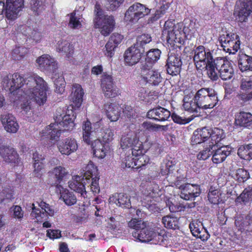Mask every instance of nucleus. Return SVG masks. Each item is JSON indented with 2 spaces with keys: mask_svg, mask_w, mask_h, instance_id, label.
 <instances>
[{
  "mask_svg": "<svg viewBox=\"0 0 252 252\" xmlns=\"http://www.w3.org/2000/svg\"><path fill=\"white\" fill-rule=\"evenodd\" d=\"M11 77L13 84L14 95L17 94L15 91L17 90V94H19L21 92L20 88H22L21 90L24 92L26 98L30 99H27L22 104V109L26 113L32 109L31 100L39 105L46 102L48 87L46 82L41 77L33 75L24 78L17 73L12 74Z\"/></svg>",
  "mask_w": 252,
  "mask_h": 252,
  "instance_id": "obj_1",
  "label": "nucleus"
},
{
  "mask_svg": "<svg viewBox=\"0 0 252 252\" xmlns=\"http://www.w3.org/2000/svg\"><path fill=\"white\" fill-rule=\"evenodd\" d=\"M121 147L123 150H128L121 164L123 168L137 169L145 165L146 159L149 160L143 154L142 143L134 131L129 130L122 135Z\"/></svg>",
  "mask_w": 252,
  "mask_h": 252,
  "instance_id": "obj_2",
  "label": "nucleus"
},
{
  "mask_svg": "<svg viewBox=\"0 0 252 252\" xmlns=\"http://www.w3.org/2000/svg\"><path fill=\"white\" fill-rule=\"evenodd\" d=\"M194 23H190L189 27L184 26L182 23L177 24L170 20L166 21L162 31L167 43L174 48H179L184 44L187 35H192L195 32Z\"/></svg>",
  "mask_w": 252,
  "mask_h": 252,
  "instance_id": "obj_3",
  "label": "nucleus"
},
{
  "mask_svg": "<svg viewBox=\"0 0 252 252\" xmlns=\"http://www.w3.org/2000/svg\"><path fill=\"white\" fill-rule=\"evenodd\" d=\"M84 91L81 86L78 84L72 85V92L69 96L70 104L67 107L64 115V131H71L75 126V111L81 107L83 102Z\"/></svg>",
  "mask_w": 252,
  "mask_h": 252,
  "instance_id": "obj_4",
  "label": "nucleus"
},
{
  "mask_svg": "<svg viewBox=\"0 0 252 252\" xmlns=\"http://www.w3.org/2000/svg\"><path fill=\"white\" fill-rule=\"evenodd\" d=\"M99 138L92 144L94 155L99 158H103L109 149L106 144L111 142L114 139V131L109 128H103L100 131Z\"/></svg>",
  "mask_w": 252,
  "mask_h": 252,
  "instance_id": "obj_5",
  "label": "nucleus"
},
{
  "mask_svg": "<svg viewBox=\"0 0 252 252\" xmlns=\"http://www.w3.org/2000/svg\"><path fill=\"white\" fill-rule=\"evenodd\" d=\"M194 100L197 101L200 109L207 110L216 106L218 98L214 89L204 88L197 91L194 96Z\"/></svg>",
  "mask_w": 252,
  "mask_h": 252,
  "instance_id": "obj_6",
  "label": "nucleus"
},
{
  "mask_svg": "<svg viewBox=\"0 0 252 252\" xmlns=\"http://www.w3.org/2000/svg\"><path fill=\"white\" fill-rule=\"evenodd\" d=\"M55 123L51 124L46 126L41 133V137L49 138L51 140L57 141L61 134L62 129L63 127V116L61 113V109L57 110L55 117Z\"/></svg>",
  "mask_w": 252,
  "mask_h": 252,
  "instance_id": "obj_7",
  "label": "nucleus"
},
{
  "mask_svg": "<svg viewBox=\"0 0 252 252\" xmlns=\"http://www.w3.org/2000/svg\"><path fill=\"white\" fill-rule=\"evenodd\" d=\"M213 60L212 52L203 46H199L194 50L193 61L197 70L205 69L207 64Z\"/></svg>",
  "mask_w": 252,
  "mask_h": 252,
  "instance_id": "obj_8",
  "label": "nucleus"
},
{
  "mask_svg": "<svg viewBox=\"0 0 252 252\" xmlns=\"http://www.w3.org/2000/svg\"><path fill=\"white\" fill-rule=\"evenodd\" d=\"M151 10L152 9H149L144 4L135 3L127 10L124 19L126 22L135 23L140 18L148 15Z\"/></svg>",
  "mask_w": 252,
  "mask_h": 252,
  "instance_id": "obj_9",
  "label": "nucleus"
},
{
  "mask_svg": "<svg viewBox=\"0 0 252 252\" xmlns=\"http://www.w3.org/2000/svg\"><path fill=\"white\" fill-rule=\"evenodd\" d=\"M175 182L176 186L181 189L180 197L186 200H194L201 193L200 186L197 184H181L178 180Z\"/></svg>",
  "mask_w": 252,
  "mask_h": 252,
  "instance_id": "obj_10",
  "label": "nucleus"
},
{
  "mask_svg": "<svg viewBox=\"0 0 252 252\" xmlns=\"http://www.w3.org/2000/svg\"><path fill=\"white\" fill-rule=\"evenodd\" d=\"M251 12H252V0L236 1L233 13L235 20L241 23L246 22Z\"/></svg>",
  "mask_w": 252,
  "mask_h": 252,
  "instance_id": "obj_11",
  "label": "nucleus"
},
{
  "mask_svg": "<svg viewBox=\"0 0 252 252\" xmlns=\"http://www.w3.org/2000/svg\"><path fill=\"white\" fill-rule=\"evenodd\" d=\"M94 27L99 29L101 34L108 36L114 30L115 20L112 15H104L94 20Z\"/></svg>",
  "mask_w": 252,
  "mask_h": 252,
  "instance_id": "obj_12",
  "label": "nucleus"
},
{
  "mask_svg": "<svg viewBox=\"0 0 252 252\" xmlns=\"http://www.w3.org/2000/svg\"><path fill=\"white\" fill-rule=\"evenodd\" d=\"M101 87L104 96L108 98H114L120 94L119 88L115 85L112 76L104 73L101 79Z\"/></svg>",
  "mask_w": 252,
  "mask_h": 252,
  "instance_id": "obj_13",
  "label": "nucleus"
},
{
  "mask_svg": "<svg viewBox=\"0 0 252 252\" xmlns=\"http://www.w3.org/2000/svg\"><path fill=\"white\" fill-rule=\"evenodd\" d=\"M141 76L146 83L154 86L158 85L162 80L160 73L158 70L152 68L151 65H142Z\"/></svg>",
  "mask_w": 252,
  "mask_h": 252,
  "instance_id": "obj_14",
  "label": "nucleus"
},
{
  "mask_svg": "<svg viewBox=\"0 0 252 252\" xmlns=\"http://www.w3.org/2000/svg\"><path fill=\"white\" fill-rule=\"evenodd\" d=\"M24 7V0H6L5 17L9 20H14L19 15Z\"/></svg>",
  "mask_w": 252,
  "mask_h": 252,
  "instance_id": "obj_15",
  "label": "nucleus"
},
{
  "mask_svg": "<svg viewBox=\"0 0 252 252\" xmlns=\"http://www.w3.org/2000/svg\"><path fill=\"white\" fill-rule=\"evenodd\" d=\"M93 174H81V176L76 175L72 178V180L69 182L68 186L70 189L73 190L75 192L80 193L81 196L85 198L87 194V191L85 189L84 183L83 181L84 180V177L86 179L90 180Z\"/></svg>",
  "mask_w": 252,
  "mask_h": 252,
  "instance_id": "obj_16",
  "label": "nucleus"
},
{
  "mask_svg": "<svg viewBox=\"0 0 252 252\" xmlns=\"http://www.w3.org/2000/svg\"><path fill=\"white\" fill-rule=\"evenodd\" d=\"M40 69L47 73H54L58 69L57 63L49 55L45 54L36 60Z\"/></svg>",
  "mask_w": 252,
  "mask_h": 252,
  "instance_id": "obj_17",
  "label": "nucleus"
},
{
  "mask_svg": "<svg viewBox=\"0 0 252 252\" xmlns=\"http://www.w3.org/2000/svg\"><path fill=\"white\" fill-rule=\"evenodd\" d=\"M132 236L135 238L137 241L146 243L152 240L154 237L162 236L159 233H157L155 231L151 230L147 226H144L138 231H134L132 233Z\"/></svg>",
  "mask_w": 252,
  "mask_h": 252,
  "instance_id": "obj_18",
  "label": "nucleus"
},
{
  "mask_svg": "<svg viewBox=\"0 0 252 252\" xmlns=\"http://www.w3.org/2000/svg\"><path fill=\"white\" fill-rule=\"evenodd\" d=\"M182 62L179 55L171 53L169 54L166 63V70L168 74L176 75L181 71Z\"/></svg>",
  "mask_w": 252,
  "mask_h": 252,
  "instance_id": "obj_19",
  "label": "nucleus"
},
{
  "mask_svg": "<svg viewBox=\"0 0 252 252\" xmlns=\"http://www.w3.org/2000/svg\"><path fill=\"white\" fill-rule=\"evenodd\" d=\"M142 53L135 45L128 48L124 54V61L126 65L132 66L138 63L141 58Z\"/></svg>",
  "mask_w": 252,
  "mask_h": 252,
  "instance_id": "obj_20",
  "label": "nucleus"
},
{
  "mask_svg": "<svg viewBox=\"0 0 252 252\" xmlns=\"http://www.w3.org/2000/svg\"><path fill=\"white\" fill-rule=\"evenodd\" d=\"M209 129L206 127L198 128L195 130L191 138L192 145L202 144L203 145L209 146Z\"/></svg>",
  "mask_w": 252,
  "mask_h": 252,
  "instance_id": "obj_21",
  "label": "nucleus"
},
{
  "mask_svg": "<svg viewBox=\"0 0 252 252\" xmlns=\"http://www.w3.org/2000/svg\"><path fill=\"white\" fill-rule=\"evenodd\" d=\"M0 121L4 129L9 133H16L19 125L15 117L11 114L4 113L0 116Z\"/></svg>",
  "mask_w": 252,
  "mask_h": 252,
  "instance_id": "obj_22",
  "label": "nucleus"
},
{
  "mask_svg": "<svg viewBox=\"0 0 252 252\" xmlns=\"http://www.w3.org/2000/svg\"><path fill=\"white\" fill-rule=\"evenodd\" d=\"M99 127V123H94L92 126L91 122L88 120L86 121L82 126L83 140L88 144H90L91 143V140L94 137V134L98 131Z\"/></svg>",
  "mask_w": 252,
  "mask_h": 252,
  "instance_id": "obj_23",
  "label": "nucleus"
},
{
  "mask_svg": "<svg viewBox=\"0 0 252 252\" xmlns=\"http://www.w3.org/2000/svg\"><path fill=\"white\" fill-rule=\"evenodd\" d=\"M152 2H156L155 9L152 10V16L150 20L152 22L156 21L163 16L168 9L170 6L169 2L164 0H151Z\"/></svg>",
  "mask_w": 252,
  "mask_h": 252,
  "instance_id": "obj_24",
  "label": "nucleus"
},
{
  "mask_svg": "<svg viewBox=\"0 0 252 252\" xmlns=\"http://www.w3.org/2000/svg\"><path fill=\"white\" fill-rule=\"evenodd\" d=\"M170 116V112L161 107L151 109L148 111L147 114V116L148 118L159 122H164L168 120Z\"/></svg>",
  "mask_w": 252,
  "mask_h": 252,
  "instance_id": "obj_25",
  "label": "nucleus"
},
{
  "mask_svg": "<svg viewBox=\"0 0 252 252\" xmlns=\"http://www.w3.org/2000/svg\"><path fill=\"white\" fill-rule=\"evenodd\" d=\"M0 156L8 163H16L18 161V155L16 151L9 146H0Z\"/></svg>",
  "mask_w": 252,
  "mask_h": 252,
  "instance_id": "obj_26",
  "label": "nucleus"
},
{
  "mask_svg": "<svg viewBox=\"0 0 252 252\" xmlns=\"http://www.w3.org/2000/svg\"><path fill=\"white\" fill-rule=\"evenodd\" d=\"M218 63L220 65L219 69L220 77L223 80L231 79L234 72L231 63L228 61H225L223 59L218 61Z\"/></svg>",
  "mask_w": 252,
  "mask_h": 252,
  "instance_id": "obj_27",
  "label": "nucleus"
},
{
  "mask_svg": "<svg viewBox=\"0 0 252 252\" xmlns=\"http://www.w3.org/2000/svg\"><path fill=\"white\" fill-rule=\"evenodd\" d=\"M103 109L107 118L111 122H116L119 119L120 116L121 107L118 104L107 102L104 104Z\"/></svg>",
  "mask_w": 252,
  "mask_h": 252,
  "instance_id": "obj_28",
  "label": "nucleus"
},
{
  "mask_svg": "<svg viewBox=\"0 0 252 252\" xmlns=\"http://www.w3.org/2000/svg\"><path fill=\"white\" fill-rule=\"evenodd\" d=\"M209 146L212 149L220 146V142L224 138L223 130L217 127L209 129Z\"/></svg>",
  "mask_w": 252,
  "mask_h": 252,
  "instance_id": "obj_29",
  "label": "nucleus"
},
{
  "mask_svg": "<svg viewBox=\"0 0 252 252\" xmlns=\"http://www.w3.org/2000/svg\"><path fill=\"white\" fill-rule=\"evenodd\" d=\"M214 154L212 157V161L214 163L218 164L223 161L228 156L232 151V148L229 146H221L217 149L214 148Z\"/></svg>",
  "mask_w": 252,
  "mask_h": 252,
  "instance_id": "obj_30",
  "label": "nucleus"
},
{
  "mask_svg": "<svg viewBox=\"0 0 252 252\" xmlns=\"http://www.w3.org/2000/svg\"><path fill=\"white\" fill-rule=\"evenodd\" d=\"M252 224V216L248 214L246 216L239 215L235 220V225L238 231L241 232L248 231Z\"/></svg>",
  "mask_w": 252,
  "mask_h": 252,
  "instance_id": "obj_31",
  "label": "nucleus"
},
{
  "mask_svg": "<svg viewBox=\"0 0 252 252\" xmlns=\"http://www.w3.org/2000/svg\"><path fill=\"white\" fill-rule=\"evenodd\" d=\"M142 193L146 196L154 197V195L158 193L159 189L158 185L155 182L149 181H143L140 185Z\"/></svg>",
  "mask_w": 252,
  "mask_h": 252,
  "instance_id": "obj_32",
  "label": "nucleus"
},
{
  "mask_svg": "<svg viewBox=\"0 0 252 252\" xmlns=\"http://www.w3.org/2000/svg\"><path fill=\"white\" fill-rule=\"evenodd\" d=\"M235 124L237 126L248 127L252 125V115L249 112H240L235 115Z\"/></svg>",
  "mask_w": 252,
  "mask_h": 252,
  "instance_id": "obj_33",
  "label": "nucleus"
},
{
  "mask_svg": "<svg viewBox=\"0 0 252 252\" xmlns=\"http://www.w3.org/2000/svg\"><path fill=\"white\" fill-rule=\"evenodd\" d=\"M189 227L194 236L199 238L203 241L208 239V234H206V236L203 234L205 232V231L203 230V224L201 222L197 220H192L190 223Z\"/></svg>",
  "mask_w": 252,
  "mask_h": 252,
  "instance_id": "obj_34",
  "label": "nucleus"
},
{
  "mask_svg": "<svg viewBox=\"0 0 252 252\" xmlns=\"http://www.w3.org/2000/svg\"><path fill=\"white\" fill-rule=\"evenodd\" d=\"M32 206L31 216L33 218L36 219L37 221H42L46 220L47 215L52 216L54 215V211L49 205L42 212H41L40 209L35 208L34 204H32Z\"/></svg>",
  "mask_w": 252,
  "mask_h": 252,
  "instance_id": "obj_35",
  "label": "nucleus"
},
{
  "mask_svg": "<svg viewBox=\"0 0 252 252\" xmlns=\"http://www.w3.org/2000/svg\"><path fill=\"white\" fill-rule=\"evenodd\" d=\"M183 108L190 113L198 112V110L200 109L196 101L194 100V97L190 95H187L183 99Z\"/></svg>",
  "mask_w": 252,
  "mask_h": 252,
  "instance_id": "obj_36",
  "label": "nucleus"
},
{
  "mask_svg": "<svg viewBox=\"0 0 252 252\" xmlns=\"http://www.w3.org/2000/svg\"><path fill=\"white\" fill-rule=\"evenodd\" d=\"M238 66L242 72L252 71V57L246 54L240 55L238 60Z\"/></svg>",
  "mask_w": 252,
  "mask_h": 252,
  "instance_id": "obj_37",
  "label": "nucleus"
},
{
  "mask_svg": "<svg viewBox=\"0 0 252 252\" xmlns=\"http://www.w3.org/2000/svg\"><path fill=\"white\" fill-rule=\"evenodd\" d=\"M232 39L228 43L227 47L224 48V51L230 54H234L240 49V42L238 35L232 34Z\"/></svg>",
  "mask_w": 252,
  "mask_h": 252,
  "instance_id": "obj_38",
  "label": "nucleus"
},
{
  "mask_svg": "<svg viewBox=\"0 0 252 252\" xmlns=\"http://www.w3.org/2000/svg\"><path fill=\"white\" fill-rule=\"evenodd\" d=\"M69 22L68 26L72 29H79L82 27L83 18L82 15L77 14L76 11L74 10L69 15Z\"/></svg>",
  "mask_w": 252,
  "mask_h": 252,
  "instance_id": "obj_39",
  "label": "nucleus"
},
{
  "mask_svg": "<svg viewBox=\"0 0 252 252\" xmlns=\"http://www.w3.org/2000/svg\"><path fill=\"white\" fill-rule=\"evenodd\" d=\"M220 66L218 62L216 63L213 60L211 62L207 64L205 68L207 70V74L209 77L213 80H217L218 79V67Z\"/></svg>",
  "mask_w": 252,
  "mask_h": 252,
  "instance_id": "obj_40",
  "label": "nucleus"
},
{
  "mask_svg": "<svg viewBox=\"0 0 252 252\" xmlns=\"http://www.w3.org/2000/svg\"><path fill=\"white\" fill-rule=\"evenodd\" d=\"M161 52L158 49H153L147 53L145 63L144 65H151L155 63L160 58Z\"/></svg>",
  "mask_w": 252,
  "mask_h": 252,
  "instance_id": "obj_41",
  "label": "nucleus"
},
{
  "mask_svg": "<svg viewBox=\"0 0 252 252\" xmlns=\"http://www.w3.org/2000/svg\"><path fill=\"white\" fill-rule=\"evenodd\" d=\"M140 127L145 129L146 130L153 132H157L160 130L165 131L168 129L167 126H161L153 124L150 122H143L141 124Z\"/></svg>",
  "mask_w": 252,
  "mask_h": 252,
  "instance_id": "obj_42",
  "label": "nucleus"
},
{
  "mask_svg": "<svg viewBox=\"0 0 252 252\" xmlns=\"http://www.w3.org/2000/svg\"><path fill=\"white\" fill-rule=\"evenodd\" d=\"M162 222L164 226L168 229H176L179 228V220L176 217L164 216L162 219Z\"/></svg>",
  "mask_w": 252,
  "mask_h": 252,
  "instance_id": "obj_43",
  "label": "nucleus"
},
{
  "mask_svg": "<svg viewBox=\"0 0 252 252\" xmlns=\"http://www.w3.org/2000/svg\"><path fill=\"white\" fill-rule=\"evenodd\" d=\"M252 200V187L245 188L240 195L237 197L236 201L239 203L246 204Z\"/></svg>",
  "mask_w": 252,
  "mask_h": 252,
  "instance_id": "obj_44",
  "label": "nucleus"
},
{
  "mask_svg": "<svg viewBox=\"0 0 252 252\" xmlns=\"http://www.w3.org/2000/svg\"><path fill=\"white\" fill-rule=\"evenodd\" d=\"M78 148L76 141L73 138H67L64 143V155H69Z\"/></svg>",
  "mask_w": 252,
  "mask_h": 252,
  "instance_id": "obj_45",
  "label": "nucleus"
},
{
  "mask_svg": "<svg viewBox=\"0 0 252 252\" xmlns=\"http://www.w3.org/2000/svg\"><path fill=\"white\" fill-rule=\"evenodd\" d=\"M195 206V202L190 203H186V204L177 203L176 204H172L169 205V208L171 212L176 213L185 211L186 209H190L194 208Z\"/></svg>",
  "mask_w": 252,
  "mask_h": 252,
  "instance_id": "obj_46",
  "label": "nucleus"
},
{
  "mask_svg": "<svg viewBox=\"0 0 252 252\" xmlns=\"http://www.w3.org/2000/svg\"><path fill=\"white\" fill-rule=\"evenodd\" d=\"M117 204L123 208H130L131 207L130 197L126 194L120 193L118 194Z\"/></svg>",
  "mask_w": 252,
  "mask_h": 252,
  "instance_id": "obj_47",
  "label": "nucleus"
},
{
  "mask_svg": "<svg viewBox=\"0 0 252 252\" xmlns=\"http://www.w3.org/2000/svg\"><path fill=\"white\" fill-rule=\"evenodd\" d=\"M176 168L175 164L172 160L169 159H164L160 166L161 173H172Z\"/></svg>",
  "mask_w": 252,
  "mask_h": 252,
  "instance_id": "obj_48",
  "label": "nucleus"
},
{
  "mask_svg": "<svg viewBox=\"0 0 252 252\" xmlns=\"http://www.w3.org/2000/svg\"><path fill=\"white\" fill-rule=\"evenodd\" d=\"M46 0H32V9L35 14L38 15L44 9V4Z\"/></svg>",
  "mask_w": 252,
  "mask_h": 252,
  "instance_id": "obj_49",
  "label": "nucleus"
},
{
  "mask_svg": "<svg viewBox=\"0 0 252 252\" xmlns=\"http://www.w3.org/2000/svg\"><path fill=\"white\" fill-rule=\"evenodd\" d=\"M147 221H142L141 219H132L128 222V226L129 227L134 229V231H138L139 229L144 226L148 225Z\"/></svg>",
  "mask_w": 252,
  "mask_h": 252,
  "instance_id": "obj_50",
  "label": "nucleus"
},
{
  "mask_svg": "<svg viewBox=\"0 0 252 252\" xmlns=\"http://www.w3.org/2000/svg\"><path fill=\"white\" fill-rule=\"evenodd\" d=\"M77 202V198L72 192L64 189V203L67 206H72Z\"/></svg>",
  "mask_w": 252,
  "mask_h": 252,
  "instance_id": "obj_51",
  "label": "nucleus"
},
{
  "mask_svg": "<svg viewBox=\"0 0 252 252\" xmlns=\"http://www.w3.org/2000/svg\"><path fill=\"white\" fill-rule=\"evenodd\" d=\"M202 146L204 149L200 151L197 155V158L200 160H206L212 154L214 150V148H211L212 146Z\"/></svg>",
  "mask_w": 252,
  "mask_h": 252,
  "instance_id": "obj_52",
  "label": "nucleus"
},
{
  "mask_svg": "<svg viewBox=\"0 0 252 252\" xmlns=\"http://www.w3.org/2000/svg\"><path fill=\"white\" fill-rule=\"evenodd\" d=\"M54 76L53 78L55 79L54 82L55 86V92L57 93L62 94L63 92V77L62 75L60 76L57 75L56 72L54 73Z\"/></svg>",
  "mask_w": 252,
  "mask_h": 252,
  "instance_id": "obj_53",
  "label": "nucleus"
},
{
  "mask_svg": "<svg viewBox=\"0 0 252 252\" xmlns=\"http://www.w3.org/2000/svg\"><path fill=\"white\" fill-rule=\"evenodd\" d=\"M12 75H5L3 77L2 80V85L5 90H9L11 93L14 94L13 81L11 79Z\"/></svg>",
  "mask_w": 252,
  "mask_h": 252,
  "instance_id": "obj_54",
  "label": "nucleus"
},
{
  "mask_svg": "<svg viewBox=\"0 0 252 252\" xmlns=\"http://www.w3.org/2000/svg\"><path fill=\"white\" fill-rule=\"evenodd\" d=\"M151 41V37L149 34H143L137 38L136 43L134 45L139 47H143L144 45L149 43Z\"/></svg>",
  "mask_w": 252,
  "mask_h": 252,
  "instance_id": "obj_55",
  "label": "nucleus"
},
{
  "mask_svg": "<svg viewBox=\"0 0 252 252\" xmlns=\"http://www.w3.org/2000/svg\"><path fill=\"white\" fill-rule=\"evenodd\" d=\"M232 34L233 33H228L227 32H225V33L221 34L220 36L219 40L221 45V46L222 47L223 50L224 48L227 47L228 43H229V42L232 39Z\"/></svg>",
  "mask_w": 252,
  "mask_h": 252,
  "instance_id": "obj_56",
  "label": "nucleus"
},
{
  "mask_svg": "<svg viewBox=\"0 0 252 252\" xmlns=\"http://www.w3.org/2000/svg\"><path fill=\"white\" fill-rule=\"evenodd\" d=\"M209 201L213 204H218L220 203V198L218 190H213L209 191L208 194Z\"/></svg>",
  "mask_w": 252,
  "mask_h": 252,
  "instance_id": "obj_57",
  "label": "nucleus"
},
{
  "mask_svg": "<svg viewBox=\"0 0 252 252\" xmlns=\"http://www.w3.org/2000/svg\"><path fill=\"white\" fill-rule=\"evenodd\" d=\"M248 145L241 146L238 150V155L245 160H250V154Z\"/></svg>",
  "mask_w": 252,
  "mask_h": 252,
  "instance_id": "obj_58",
  "label": "nucleus"
},
{
  "mask_svg": "<svg viewBox=\"0 0 252 252\" xmlns=\"http://www.w3.org/2000/svg\"><path fill=\"white\" fill-rule=\"evenodd\" d=\"M82 173H95L97 171V167L91 161L82 167Z\"/></svg>",
  "mask_w": 252,
  "mask_h": 252,
  "instance_id": "obj_59",
  "label": "nucleus"
},
{
  "mask_svg": "<svg viewBox=\"0 0 252 252\" xmlns=\"http://www.w3.org/2000/svg\"><path fill=\"white\" fill-rule=\"evenodd\" d=\"M124 0H107V8L111 11L116 10L124 2Z\"/></svg>",
  "mask_w": 252,
  "mask_h": 252,
  "instance_id": "obj_60",
  "label": "nucleus"
},
{
  "mask_svg": "<svg viewBox=\"0 0 252 252\" xmlns=\"http://www.w3.org/2000/svg\"><path fill=\"white\" fill-rule=\"evenodd\" d=\"M241 88L247 91L252 88V76L241 79Z\"/></svg>",
  "mask_w": 252,
  "mask_h": 252,
  "instance_id": "obj_61",
  "label": "nucleus"
},
{
  "mask_svg": "<svg viewBox=\"0 0 252 252\" xmlns=\"http://www.w3.org/2000/svg\"><path fill=\"white\" fill-rule=\"evenodd\" d=\"M117 46L114 45L111 42L108 41L105 45V51H104V54L106 56L109 58H112L115 52V49Z\"/></svg>",
  "mask_w": 252,
  "mask_h": 252,
  "instance_id": "obj_62",
  "label": "nucleus"
},
{
  "mask_svg": "<svg viewBox=\"0 0 252 252\" xmlns=\"http://www.w3.org/2000/svg\"><path fill=\"white\" fill-rule=\"evenodd\" d=\"M26 50L23 47H18L12 52V57L15 60H20L25 55Z\"/></svg>",
  "mask_w": 252,
  "mask_h": 252,
  "instance_id": "obj_63",
  "label": "nucleus"
},
{
  "mask_svg": "<svg viewBox=\"0 0 252 252\" xmlns=\"http://www.w3.org/2000/svg\"><path fill=\"white\" fill-rule=\"evenodd\" d=\"M124 37L122 35L118 33H114L111 35L108 41L111 42V43L117 46L123 40Z\"/></svg>",
  "mask_w": 252,
  "mask_h": 252,
  "instance_id": "obj_64",
  "label": "nucleus"
}]
</instances>
